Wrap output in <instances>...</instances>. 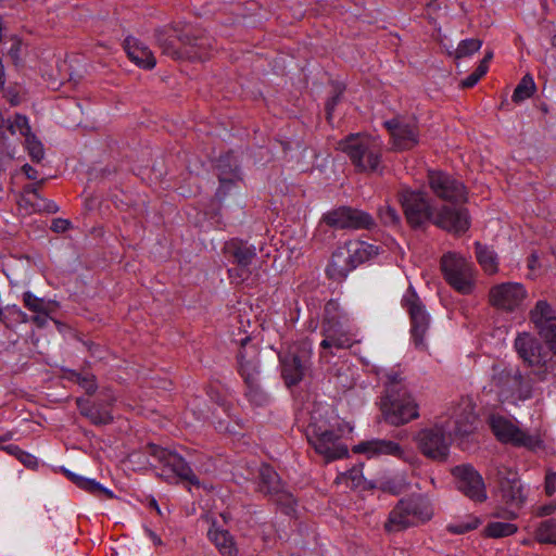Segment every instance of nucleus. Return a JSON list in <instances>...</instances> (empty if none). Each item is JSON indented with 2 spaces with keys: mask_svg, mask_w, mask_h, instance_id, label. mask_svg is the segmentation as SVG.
<instances>
[{
  "mask_svg": "<svg viewBox=\"0 0 556 556\" xmlns=\"http://www.w3.org/2000/svg\"><path fill=\"white\" fill-rule=\"evenodd\" d=\"M147 453L169 468L181 480L188 481L190 484L199 486L200 481L192 471L189 464L176 452L161 447L156 444H148Z\"/></svg>",
  "mask_w": 556,
  "mask_h": 556,
  "instance_id": "obj_19",
  "label": "nucleus"
},
{
  "mask_svg": "<svg viewBox=\"0 0 556 556\" xmlns=\"http://www.w3.org/2000/svg\"><path fill=\"white\" fill-rule=\"evenodd\" d=\"M492 58H493V52L492 51H488L478 66H483L484 65L485 73H486L488 68H489L488 64L492 60Z\"/></svg>",
  "mask_w": 556,
  "mask_h": 556,
  "instance_id": "obj_60",
  "label": "nucleus"
},
{
  "mask_svg": "<svg viewBox=\"0 0 556 556\" xmlns=\"http://www.w3.org/2000/svg\"><path fill=\"white\" fill-rule=\"evenodd\" d=\"M21 51H22V41L18 38L13 37L12 46L8 52V55L12 60L13 64L16 66L20 65L22 62Z\"/></svg>",
  "mask_w": 556,
  "mask_h": 556,
  "instance_id": "obj_49",
  "label": "nucleus"
},
{
  "mask_svg": "<svg viewBox=\"0 0 556 556\" xmlns=\"http://www.w3.org/2000/svg\"><path fill=\"white\" fill-rule=\"evenodd\" d=\"M339 150L344 152L359 172H378L382 150L379 142L370 136L352 134L339 141Z\"/></svg>",
  "mask_w": 556,
  "mask_h": 556,
  "instance_id": "obj_5",
  "label": "nucleus"
},
{
  "mask_svg": "<svg viewBox=\"0 0 556 556\" xmlns=\"http://www.w3.org/2000/svg\"><path fill=\"white\" fill-rule=\"evenodd\" d=\"M534 539L541 544L556 545V519L541 521L534 530Z\"/></svg>",
  "mask_w": 556,
  "mask_h": 556,
  "instance_id": "obj_37",
  "label": "nucleus"
},
{
  "mask_svg": "<svg viewBox=\"0 0 556 556\" xmlns=\"http://www.w3.org/2000/svg\"><path fill=\"white\" fill-rule=\"evenodd\" d=\"M428 180L431 190L438 198L452 203L467 201L466 187L450 175L442 172H429Z\"/></svg>",
  "mask_w": 556,
  "mask_h": 556,
  "instance_id": "obj_20",
  "label": "nucleus"
},
{
  "mask_svg": "<svg viewBox=\"0 0 556 556\" xmlns=\"http://www.w3.org/2000/svg\"><path fill=\"white\" fill-rule=\"evenodd\" d=\"M338 303L330 300L325 305V315L321 323V332L324 336L320 346L325 351L331 349H349L353 344V339L349 327L340 320L337 315Z\"/></svg>",
  "mask_w": 556,
  "mask_h": 556,
  "instance_id": "obj_9",
  "label": "nucleus"
},
{
  "mask_svg": "<svg viewBox=\"0 0 556 556\" xmlns=\"http://www.w3.org/2000/svg\"><path fill=\"white\" fill-rule=\"evenodd\" d=\"M355 267L351 260V254L343 248H339L332 253L331 261L327 266V275L334 280H342Z\"/></svg>",
  "mask_w": 556,
  "mask_h": 556,
  "instance_id": "obj_30",
  "label": "nucleus"
},
{
  "mask_svg": "<svg viewBox=\"0 0 556 556\" xmlns=\"http://www.w3.org/2000/svg\"><path fill=\"white\" fill-rule=\"evenodd\" d=\"M482 46V40L477 38L465 39L459 42L457 49L454 52L455 60L463 59L465 56H469L476 51H478Z\"/></svg>",
  "mask_w": 556,
  "mask_h": 556,
  "instance_id": "obj_43",
  "label": "nucleus"
},
{
  "mask_svg": "<svg viewBox=\"0 0 556 556\" xmlns=\"http://www.w3.org/2000/svg\"><path fill=\"white\" fill-rule=\"evenodd\" d=\"M238 177L227 176L224 174H218L219 187L216 190V198L222 201L225 197L230 192V190L235 187Z\"/></svg>",
  "mask_w": 556,
  "mask_h": 556,
  "instance_id": "obj_46",
  "label": "nucleus"
},
{
  "mask_svg": "<svg viewBox=\"0 0 556 556\" xmlns=\"http://www.w3.org/2000/svg\"><path fill=\"white\" fill-rule=\"evenodd\" d=\"M384 420L392 426H403L419 418V405L401 384H389L381 397Z\"/></svg>",
  "mask_w": 556,
  "mask_h": 556,
  "instance_id": "obj_3",
  "label": "nucleus"
},
{
  "mask_svg": "<svg viewBox=\"0 0 556 556\" xmlns=\"http://www.w3.org/2000/svg\"><path fill=\"white\" fill-rule=\"evenodd\" d=\"M63 375L60 376V378L62 379H67L70 381H75V382H91L92 380H94V377H89V376H81V374L79 372H76L74 370H63Z\"/></svg>",
  "mask_w": 556,
  "mask_h": 556,
  "instance_id": "obj_50",
  "label": "nucleus"
},
{
  "mask_svg": "<svg viewBox=\"0 0 556 556\" xmlns=\"http://www.w3.org/2000/svg\"><path fill=\"white\" fill-rule=\"evenodd\" d=\"M216 168L218 174L227 176L239 177L238 162L232 152L220 155L217 160Z\"/></svg>",
  "mask_w": 556,
  "mask_h": 556,
  "instance_id": "obj_42",
  "label": "nucleus"
},
{
  "mask_svg": "<svg viewBox=\"0 0 556 556\" xmlns=\"http://www.w3.org/2000/svg\"><path fill=\"white\" fill-rule=\"evenodd\" d=\"M488 424L496 439L506 444L517 447L536 450L543 446L539 434H530L516 426L513 420L500 414H491Z\"/></svg>",
  "mask_w": 556,
  "mask_h": 556,
  "instance_id": "obj_10",
  "label": "nucleus"
},
{
  "mask_svg": "<svg viewBox=\"0 0 556 556\" xmlns=\"http://www.w3.org/2000/svg\"><path fill=\"white\" fill-rule=\"evenodd\" d=\"M344 249L351 254V260L355 268L359 264L368 261L374 253V247L365 242H350L344 245Z\"/></svg>",
  "mask_w": 556,
  "mask_h": 556,
  "instance_id": "obj_36",
  "label": "nucleus"
},
{
  "mask_svg": "<svg viewBox=\"0 0 556 556\" xmlns=\"http://www.w3.org/2000/svg\"><path fill=\"white\" fill-rule=\"evenodd\" d=\"M556 510V505H544L539 508V516H549Z\"/></svg>",
  "mask_w": 556,
  "mask_h": 556,
  "instance_id": "obj_59",
  "label": "nucleus"
},
{
  "mask_svg": "<svg viewBox=\"0 0 556 556\" xmlns=\"http://www.w3.org/2000/svg\"><path fill=\"white\" fill-rule=\"evenodd\" d=\"M433 516L430 501L421 494L402 498L390 511L384 529L388 532L403 531L429 521Z\"/></svg>",
  "mask_w": 556,
  "mask_h": 556,
  "instance_id": "obj_2",
  "label": "nucleus"
},
{
  "mask_svg": "<svg viewBox=\"0 0 556 556\" xmlns=\"http://www.w3.org/2000/svg\"><path fill=\"white\" fill-rule=\"evenodd\" d=\"M485 68L483 66H478L473 73H471L468 77L460 81L462 88H471L473 87L481 77L485 75Z\"/></svg>",
  "mask_w": 556,
  "mask_h": 556,
  "instance_id": "obj_48",
  "label": "nucleus"
},
{
  "mask_svg": "<svg viewBox=\"0 0 556 556\" xmlns=\"http://www.w3.org/2000/svg\"><path fill=\"white\" fill-rule=\"evenodd\" d=\"M377 215L380 223L386 227L399 228L402 224L397 210L388 202L378 208Z\"/></svg>",
  "mask_w": 556,
  "mask_h": 556,
  "instance_id": "obj_38",
  "label": "nucleus"
},
{
  "mask_svg": "<svg viewBox=\"0 0 556 556\" xmlns=\"http://www.w3.org/2000/svg\"><path fill=\"white\" fill-rule=\"evenodd\" d=\"M71 226V223L67 219L56 218L52 222L51 229L55 232H64Z\"/></svg>",
  "mask_w": 556,
  "mask_h": 556,
  "instance_id": "obj_53",
  "label": "nucleus"
},
{
  "mask_svg": "<svg viewBox=\"0 0 556 556\" xmlns=\"http://www.w3.org/2000/svg\"><path fill=\"white\" fill-rule=\"evenodd\" d=\"M124 49L128 58L138 66L151 70L156 61L152 51L138 39L128 37L125 39Z\"/></svg>",
  "mask_w": 556,
  "mask_h": 556,
  "instance_id": "obj_29",
  "label": "nucleus"
},
{
  "mask_svg": "<svg viewBox=\"0 0 556 556\" xmlns=\"http://www.w3.org/2000/svg\"><path fill=\"white\" fill-rule=\"evenodd\" d=\"M181 28L168 27L156 30V42L162 50V53L170 56L172 59L182 58V47L178 48L176 41H179V31Z\"/></svg>",
  "mask_w": 556,
  "mask_h": 556,
  "instance_id": "obj_32",
  "label": "nucleus"
},
{
  "mask_svg": "<svg viewBox=\"0 0 556 556\" xmlns=\"http://www.w3.org/2000/svg\"><path fill=\"white\" fill-rule=\"evenodd\" d=\"M64 473L79 489L90 493L93 496H97L99 498H113L114 497L113 491L103 486L101 483H99L94 479L81 477V476L76 475L70 470H64Z\"/></svg>",
  "mask_w": 556,
  "mask_h": 556,
  "instance_id": "obj_33",
  "label": "nucleus"
},
{
  "mask_svg": "<svg viewBox=\"0 0 556 556\" xmlns=\"http://www.w3.org/2000/svg\"><path fill=\"white\" fill-rule=\"evenodd\" d=\"M498 380L501 382H520L522 380V376L517 367H505L498 371Z\"/></svg>",
  "mask_w": 556,
  "mask_h": 556,
  "instance_id": "obj_47",
  "label": "nucleus"
},
{
  "mask_svg": "<svg viewBox=\"0 0 556 556\" xmlns=\"http://www.w3.org/2000/svg\"><path fill=\"white\" fill-rule=\"evenodd\" d=\"M50 313H37L31 320L34 324H36L38 327H45L48 323Z\"/></svg>",
  "mask_w": 556,
  "mask_h": 556,
  "instance_id": "obj_56",
  "label": "nucleus"
},
{
  "mask_svg": "<svg viewBox=\"0 0 556 556\" xmlns=\"http://www.w3.org/2000/svg\"><path fill=\"white\" fill-rule=\"evenodd\" d=\"M393 139V149L397 151L410 150L419 142V129L415 123H406L399 118L384 122Z\"/></svg>",
  "mask_w": 556,
  "mask_h": 556,
  "instance_id": "obj_25",
  "label": "nucleus"
},
{
  "mask_svg": "<svg viewBox=\"0 0 556 556\" xmlns=\"http://www.w3.org/2000/svg\"><path fill=\"white\" fill-rule=\"evenodd\" d=\"M7 440H9L8 435H0V450L7 452L9 455L18 457L21 453V447L16 444H3Z\"/></svg>",
  "mask_w": 556,
  "mask_h": 556,
  "instance_id": "obj_51",
  "label": "nucleus"
},
{
  "mask_svg": "<svg viewBox=\"0 0 556 556\" xmlns=\"http://www.w3.org/2000/svg\"><path fill=\"white\" fill-rule=\"evenodd\" d=\"M249 337L241 340V350L238 354L239 372L244 382H254L261 372L258 351L254 345H249Z\"/></svg>",
  "mask_w": 556,
  "mask_h": 556,
  "instance_id": "obj_27",
  "label": "nucleus"
},
{
  "mask_svg": "<svg viewBox=\"0 0 556 556\" xmlns=\"http://www.w3.org/2000/svg\"><path fill=\"white\" fill-rule=\"evenodd\" d=\"M86 395L76 400L80 414L97 426L111 424V407L117 401L113 390L108 384H87Z\"/></svg>",
  "mask_w": 556,
  "mask_h": 556,
  "instance_id": "obj_6",
  "label": "nucleus"
},
{
  "mask_svg": "<svg viewBox=\"0 0 556 556\" xmlns=\"http://www.w3.org/2000/svg\"><path fill=\"white\" fill-rule=\"evenodd\" d=\"M515 349L529 366L544 367L543 372H549L551 378H556V355L555 359L546 362V353L543 351L542 343L536 338L528 332L519 333L515 339Z\"/></svg>",
  "mask_w": 556,
  "mask_h": 556,
  "instance_id": "obj_16",
  "label": "nucleus"
},
{
  "mask_svg": "<svg viewBox=\"0 0 556 556\" xmlns=\"http://www.w3.org/2000/svg\"><path fill=\"white\" fill-rule=\"evenodd\" d=\"M354 453L366 454L368 457H378L382 455L402 458L404 455L403 447L391 440L374 439L361 442L353 447Z\"/></svg>",
  "mask_w": 556,
  "mask_h": 556,
  "instance_id": "obj_28",
  "label": "nucleus"
},
{
  "mask_svg": "<svg viewBox=\"0 0 556 556\" xmlns=\"http://www.w3.org/2000/svg\"><path fill=\"white\" fill-rule=\"evenodd\" d=\"M46 179H40L34 185L26 187V191L33 193L36 198H40L39 189L43 186Z\"/></svg>",
  "mask_w": 556,
  "mask_h": 556,
  "instance_id": "obj_58",
  "label": "nucleus"
},
{
  "mask_svg": "<svg viewBox=\"0 0 556 556\" xmlns=\"http://www.w3.org/2000/svg\"><path fill=\"white\" fill-rule=\"evenodd\" d=\"M457 489L468 498L482 503L488 498L482 476L470 465L456 466L453 469Z\"/></svg>",
  "mask_w": 556,
  "mask_h": 556,
  "instance_id": "obj_18",
  "label": "nucleus"
},
{
  "mask_svg": "<svg viewBox=\"0 0 556 556\" xmlns=\"http://www.w3.org/2000/svg\"><path fill=\"white\" fill-rule=\"evenodd\" d=\"M245 396L256 406H262L268 402V396L260 384H247Z\"/></svg>",
  "mask_w": 556,
  "mask_h": 556,
  "instance_id": "obj_44",
  "label": "nucleus"
},
{
  "mask_svg": "<svg viewBox=\"0 0 556 556\" xmlns=\"http://www.w3.org/2000/svg\"><path fill=\"white\" fill-rule=\"evenodd\" d=\"M208 540L215 545L222 556H238V547L228 530L213 523L207 532Z\"/></svg>",
  "mask_w": 556,
  "mask_h": 556,
  "instance_id": "obj_31",
  "label": "nucleus"
},
{
  "mask_svg": "<svg viewBox=\"0 0 556 556\" xmlns=\"http://www.w3.org/2000/svg\"><path fill=\"white\" fill-rule=\"evenodd\" d=\"M538 263V256L536 254L532 253L530 256H529V260H528V266L530 269H534L535 268V265Z\"/></svg>",
  "mask_w": 556,
  "mask_h": 556,
  "instance_id": "obj_62",
  "label": "nucleus"
},
{
  "mask_svg": "<svg viewBox=\"0 0 556 556\" xmlns=\"http://www.w3.org/2000/svg\"><path fill=\"white\" fill-rule=\"evenodd\" d=\"M535 90L536 86L532 76L530 74H526L514 90L511 97L513 101L519 103L526 99H529L533 96Z\"/></svg>",
  "mask_w": 556,
  "mask_h": 556,
  "instance_id": "obj_39",
  "label": "nucleus"
},
{
  "mask_svg": "<svg viewBox=\"0 0 556 556\" xmlns=\"http://www.w3.org/2000/svg\"><path fill=\"white\" fill-rule=\"evenodd\" d=\"M47 212L49 213H55L58 212V206L54 204V203H48L45 207H43Z\"/></svg>",
  "mask_w": 556,
  "mask_h": 556,
  "instance_id": "obj_63",
  "label": "nucleus"
},
{
  "mask_svg": "<svg viewBox=\"0 0 556 556\" xmlns=\"http://www.w3.org/2000/svg\"><path fill=\"white\" fill-rule=\"evenodd\" d=\"M556 491V476L554 473L546 475L545 478V492L547 495H553Z\"/></svg>",
  "mask_w": 556,
  "mask_h": 556,
  "instance_id": "obj_54",
  "label": "nucleus"
},
{
  "mask_svg": "<svg viewBox=\"0 0 556 556\" xmlns=\"http://www.w3.org/2000/svg\"><path fill=\"white\" fill-rule=\"evenodd\" d=\"M179 42L182 46V58L203 61L210 55L212 39L203 30L184 26L179 31Z\"/></svg>",
  "mask_w": 556,
  "mask_h": 556,
  "instance_id": "obj_23",
  "label": "nucleus"
},
{
  "mask_svg": "<svg viewBox=\"0 0 556 556\" xmlns=\"http://www.w3.org/2000/svg\"><path fill=\"white\" fill-rule=\"evenodd\" d=\"M225 253L233 258V263L238 265V268L229 269L230 278H239L243 281L250 274L249 266L256 257L255 247L240 239H232L226 242L224 247Z\"/></svg>",
  "mask_w": 556,
  "mask_h": 556,
  "instance_id": "obj_22",
  "label": "nucleus"
},
{
  "mask_svg": "<svg viewBox=\"0 0 556 556\" xmlns=\"http://www.w3.org/2000/svg\"><path fill=\"white\" fill-rule=\"evenodd\" d=\"M477 416L470 400L462 402L448 416H440L432 426L419 429L414 435L418 451L428 459L445 462L453 437H465L475 429Z\"/></svg>",
  "mask_w": 556,
  "mask_h": 556,
  "instance_id": "obj_1",
  "label": "nucleus"
},
{
  "mask_svg": "<svg viewBox=\"0 0 556 556\" xmlns=\"http://www.w3.org/2000/svg\"><path fill=\"white\" fill-rule=\"evenodd\" d=\"M306 437L315 452L326 462L341 459L349 454L348 446L342 442V430L326 421H318L315 415L307 426Z\"/></svg>",
  "mask_w": 556,
  "mask_h": 556,
  "instance_id": "obj_4",
  "label": "nucleus"
},
{
  "mask_svg": "<svg viewBox=\"0 0 556 556\" xmlns=\"http://www.w3.org/2000/svg\"><path fill=\"white\" fill-rule=\"evenodd\" d=\"M476 257L485 274L493 275L498 270L497 254L490 247L475 243Z\"/></svg>",
  "mask_w": 556,
  "mask_h": 556,
  "instance_id": "obj_35",
  "label": "nucleus"
},
{
  "mask_svg": "<svg viewBox=\"0 0 556 556\" xmlns=\"http://www.w3.org/2000/svg\"><path fill=\"white\" fill-rule=\"evenodd\" d=\"M403 306L407 309L410 318V333L413 342L418 350H427V334L430 328V315L416 293L409 286L402 300Z\"/></svg>",
  "mask_w": 556,
  "mask_h": 556,
  "instance_id": "obj_12",
  "label": "nucleus"
},
{
  "mask_svg": "<svg viewBox=\"0 0 556 556\" xmlns=\"http://www.w3.org/2000/svg\"><path fill=\"white\" fill-rule=\"evenodd\" d=\"M285 382H301L311 371V351L305 344L293 345L280 356Z\"/></svg>",
  "mask_w": 556,
  "mask_h": 556,
  "instance_id": "obj_15",
  "label": "nucleus"
},
{
  "mask_svg": "<svg viewBox=\"0 0 556 556\" xmlns=\"http://www.w3.org/2000/svg\"><path fill=\"white\" fill-rule=\"evenodd\" d=\"M24 305L34 313H51L52 304L42 298L34 295L31 292L26 291L23 294Z\"/></svg>",
  "mask_w": 556,
  "mask_h": 556,
  "instance_id": "obj_41",
  "label": "nucleus"
},
{
  "mask_svg": "<svg viewBox=\"0 0 556 556\" xmlns=\"http://www.w3.org/2000/svg\"><path fill=\"white\" fill-rule=\"evenodd\" d=\"M11 135L17 131L25 137V148L33 162L39 163L45 157V149L41 141L31 132L28 118L22 114L14 115V122L8 123Z\"/></svg>",
  "mask_w": 556,
  "mask_h": 556,
  "instance_id": "obj_26",
  "label": "nucleus"
},
{
  "mask_svg": "<svg viewBox=\"0 0 556 556\" xmlns=\"http://www.w3.org/2000/svg\"><path fill=\"white\" fill-rule=\"evenodd\" d=\"M257 490L269 497L285 514L291 515L294 511L296 506L294 495L270 465L263 464L260 467Z\"/></svg>",
  "mask_w": 556,
  "mask_h": 556,
  "instance_id": "obj_8",
  "label": "nucleus"
},
{
  "mask_svg": "<svg viewBox=\"0 0 556 556\" xmlns=\"http://www.w3.org/2000/svg\"><path fill=\"white\" fill-rule=\"evenodd\" d=\"M16 459H18L27 468L34 469L38 465L37 458L23 450H21V453Z\"/></svg>",
  "mask_w": 556,
  "mask_h": 556,
  "instance_id": "obj_52",
  "label": "nucleus"
},
{
  "mask_svg": "<svg viewBox=\"0 0 556 556\" xmlns=\"http://www.w3.org/2000/svg\"><path fill=\"white\" fill-rule=\"evenodd\" d=\"M441 269L447 283L463 294L472 291V267L464 257L448 252L441 258Z\"/></svg>",
  "mask_w": 556,
  "mask_h": 556,
  "instance_id": "obj_13",
  "label": "nucleus"
},
{
  "mask_svg": "<svg viewBox=\"0 0 556 556\" xmlns=\"http://www.w3.org/2000/svg\"><path fill=\"white\" fill-rule=\"evenodd\" d=\"M150 536L155 544H161V539L155 533L150 531Z\"/></svg>",
  "mask_w": 556,
  "mask_h": 556,
  "instance_id": "obj_64",
  "label": "nucleus"
},
{
  "mask_svg": "<svg viewBox=\"0 0 556 556\" xmlns=\"http://www.w3.org/2000/svg\"><path fill=\"white\" fill-rule=\"evenodd\" d=\"M502 403L517 405L532 396L531 384H504L498 393Z\"/></svg>",
  "mask_w": 556,
  "mask_h": 556,
  "instance_id": "obj_34",
  "label": "nucleus"
},
{
  "mask_svg": "<svg viewBox=\"0 0 556 556\" xmlns=\"http://www.w3.org/2000/svg\"><path fill=\"white\" fill-rule=\"evenodd\" d=\"M494 480L498 485L502 502L506 505L505 514L508 519H516L518 510L527 501L523 486L517 471L505 465H497L494 469Z\"/></svg>",
  "mask_w": 556,
  "mask_h": 556,
  "instance_id": "obj_7",
  "label": "nucleus"
},
{
  "mask_svg": "<svg viewBox=\"0 0 556 556\" xmlns=\"http://www.w3.org/2000/svg\"><path fill=\"white\" fill-rule=\"evenodd\" d=\"M341 97V92H337L333 97H331L326 102V112H327V118L330 119L331 114L336 108V105L339 103Z\"/></svg>",
  "mask_w": 556,
  "mask_h": 556,
  "instance_id": "obj_55",
  "label": "nucleus"
},
{
  "mask_svg": "<svg viewBox=\"0 0 556 556\" xmlns=\"http://www.w3.org/2000/svg\"><path fill=\"white\" fill-rule=\"evenodd\" d=\"M22 172L26 175L28 179L36 180L38 178V172L29 164H24L22 167Z\"/></svg>",
  "mask_w": 556,
  "mask_h": 556,
  "instance_id": "obj_57",
  "label": "nucleus"
},
{
  "mask_svg": "<svg viewBox=\"0 0 556 556\" xmlns=\"http://www.w3.org/2000/svg\"><path fill=\"white\" fill-rule=\"evenodd\" d=\"M396 198L403 208L407 224L413 229L422 228L428 222H432L433 208L425 192L402 187L397 191Z\"/></svg>",
  "mask_w": 556,
  "mask_h": 556,
  "instance_id": "obj_11",
  "label": "nucleus"
},
{
  "mask_svg": "<svg viewBox=\"0 0 556 556\" xmlns=\"http://www.w3.org/2000/svg\"><path fill=\"white\" fill-rule=\"evenodd\" d=\"M432 223L443 230L460 235L469 229L470 217L466 208L444 205L433 215Z\"/></svg>",
  "mask_w": 556,
  "mask_h": 556,
  "instance_id": "obj_24",
  "label": "nucleus"
},
{
  "mask_svg": "<svg viewBox=\"0 0 556 556\" xmlns=\"http://www.w3.org/2000/svg\"><path fill=\"white\" fill-rule=\"evenodd\" d=\"M527 296L523 286L518 282H504L490 289L489 302L492 306L513 312L518 308Z\"/></svg>",
  "mask_w": 556,
  "mask_h": 556,
  "instance_id": "obj_21",
  "label": "nucleus"
},
{
  "mask_svg": "<svg viewBox=\"0 0 556 556\" xmlns=\"http://www.w3.org/2000/svg\"><path fill=\"white\" fill-rule=\"evenodd\" d=\"M321 222L336 229L369 230L376 226L375 219L369 213L345 205L325 213Z\"/></svg>",
  "mask_w": 556,
  "mask_h": 556,
  "instance_id": "obj_14",
  "label": "nucleus"
},
{
  "mask_svg": "<svg viewBox=\"0 0 556 556\" xmlns=\"http://www.w3.org/2000/svg\"><path fill=\"white\" fill-rule=\"evenodd\" d=\"M529 317L539 334L548 344L554 355H556V313L551 304L545 300L538 301L530 311Z\"/></svg>",
  "mask_w": 556,
  "mask_h": 556,
  "instance_id": "obj_17",
  "label": "nucleus"
},
{
  "mask_svg": "<svg viewBox=\"0 0 556 556\" xmlns=\"http://www.w3.org/2000/svg\"><path fill=\"white\" fill-rule=\"evenodd\" d=\"M480 521L476 517H469L467 521L454 522L447 526V531L453 534H464L478 528Z\"/></svg>",
  "mask_w": 556,
  "mask_h": 556,
  "instance_id": "obj_45",
  "label": "nucleus"
},
{
  "mask_svg": "<svg viewBox=\"0 0 556 556\" xmlns=\"http://www.w3.org/2000/svg\"><path fill=\"white\" fill-rule=\"evenodd\" d=\"M518 530V527L515 523L503 522V521H493L488 523L484 529L485 535L489 538L500 539L513 535Z\"/></svg>",
  "mask_w": 556,
  "mask_h": 556,
  "instance_id": "obj_40",
  "label": "nucleus"
},
{
  "mask_svg": "<svg viewBox=\"0 0 556 556\" xmlns=\"http://www.w3.org/2000/svg\"><path fill=\"white\" fill-rule=\"evenodd\" d=\"M387 377L389 379V382H393V383L401 382L403 380V378L400 377L399 372L394 371V370H392L390 374H388Z\"/></svg>",
  "mask_w": 556,
  "mask_h": 556,
  "instance_id": "obj_61",
  "label": "nucleus"
}]
</instances>
